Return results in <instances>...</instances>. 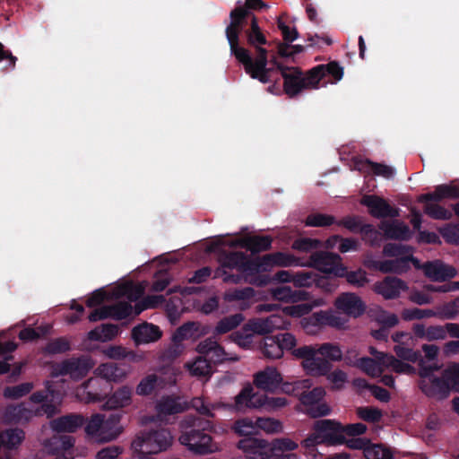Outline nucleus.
Returning a JSON list of instances; mask_svg holds the SVG:
<instances>
[{
  "label": "nucleus",
  "mask_w": 459,
  "mask_h": 459,
  "mask_svg": "<svg viewBox=\"0 0 459 459\" xmlns=\"http://www.w3.org/2000/svg\"><path fill=\"white\" fill-rule=\"evenodd\" d=\"M346 321L340 316L333 313L332 311L320 310L314 312L301 320L303 328L308 333H314L323 326H333L336 328H342Z\"/></svg>",
  "instance_id": "9b49d317"
},
{
  "label": "nucleus",
  "mask_w": 459,
  "mask_h": 459,
  "mask_svg": "<svg viewBox=\"0 0 459 459\" xmlns=\"http://www.w3.org/2000/svg\"><path fill=\"white\" fill-rule=\"evenodd\" d=\"M279 321L280 317L274 315L270 316L269 317L264 319H256L254 321H250L244 326L243 330L244 332L250 331L251 333H243L240 332H236L234 333L235 341L239 345H246L251 342L254 333H257L260 335L269 333L273 330L274 327L277 326Z\"/></svg>",
  "instance_id": "ddd939ff"
},
{
  "label": "nucleus",
  "mask_w": 459,
  "mask_h": 459,
  "mask_svg": "<svg viewBox=\"0 0 459 459\" xmlns=\"http://www.w3.org/2000/svg\"><path fill=\"white\" fill-rule=\"evenodd\" d=\"M133 389L128 385L117 388L107 400L104 407L108 410H117L128 406L132 402Z\"/></svg>",
  "instance_id": "e433bc0d"
},
{
  "label": "nucleus",
  "mask_w": 459,
  "mask_h": 459,
  "mask_svg": "<svg viewBox=\"0 0 459 459\" xmlns=\"http://www.w3.org/2000/svg\"><path fill=\"white\" fill-rule=\"evenodd\" d=\"M412 332L417 338L429 342L446 339L445 325H430L426 327L423 324H414Z\"/></svg>",
  "instance_id": "58836bf2"
},
{
  "label": "nucleus",
  "mask_w": 459,
  "mask_h": 459,
  "mask_svg": "<svg viewBox=\"0 0 459 459\" xmlns=\"http://www.w3.org/2000/svg\"><path fill=\"white\" fill-rule=\"evenodd\" d=\"M84 423L82 415L69 413L50 421L51 429L56 433H74Z\"/></svg>",
  "instance_id": "7c9ffc66"
},
{
  "label": "nucleus",
  "mask_w": 459,
  "mask_h": 459,
  "mask_svg": "<svg viewBox=\"0 0 459 459\" xmlns=\"http://www.w3.org/2000/svg\"><path fill=\"white\" fill-rule=\"evenodd\" d=\"M195 324L187 322L179 326L172 335L173 345L178 349L184 340H187L193 336Z\"/></svg>",
  "instance_id": "69168bd1"
},
{
  "label": "nucleus",
  "mask_w": 459,
  "mask_h": 459,
  "mask_svg": "<svg viewBox=\"0 0 459 459\" xmlns=\"http://www.w3.org/2000/svg\"><path fill=\"white\" fill-rule=\"evenodd\" d=\"M305 348H309L314 351V359H327L330 363L339 362L342 359V351L339 345L325 342L320 345H302L299 348V350L295 351L294 355L298 359H300V357L298 356V352Z\"/></svg>",
  "instance_id": "393cba45"
},
{
  "label": "nucleus",
  "mask_w": 459,
  "mask_h": 459,
  "mask_svg": "<svg viewBox=\"0 0 459 459\" xmlns=\"http://www.w3.org/2000/svg\"><path fill=\"white\" fill-rule=\"evenodd\" d=\"M6 417L15 423H21L28 421L32 416L33 411L29 410L22 405L9 406L6 409Z\"/></svg>",
  "instance_id": "4d7b16f0"
},
{
  "label": "nucleus",
  "mask_w": 459,
  "mask_h": 459,
  "mask_svg": "<svg viewBox=\"0 0 459 459\" xmlns=\"http://www.w3.org/2000/svg\"><path fill=\"white\" fill-rule=\"evenodd\" d=\"M383 265L385 269V273H393L403 274L410 270L409 259H407L406 256L394 260H385Z\"/></svg>",
  "instance_id": "052dcab7"
},
{
  "label": "nucleus",
  "mask_w": 459,
  "mask_h": 459,
  "mask_svg": "<svg viewBox=\"0 0 459 459\" xmlns=\"http://www.w3.org/2000/svg\"><path fill=\"white\" fill-rule=\"evenodd\" d=\"M268 446L269 458L272 455L284 454V452L294 451L299 447L298 443L287 437L275 438L272 442H268Z\"/></svg>",
  "instance_id": "de8ad7c7"
},
{
  "label": "nucleus",
  "mask_w": 459,
  "mask_h": 459,
  "mask_svg": "<svg viewBox=\"0 0 459 459\" xmlns=\"http://www.w3.org/2000/svg\"><path fill=\"white\" fill-rule=\"evenodd\" d=\"M122 413L112 411L108 416H103V424L99 434V442H109L116 439L122 432L123 427L120 424Z\"/></svg>",
  "instance_id": "5701e85b"
},
{
  "label": "nucleus",
  "mask_w": 459,
  "mask_h": 459,
  "mask_svg": "<svg viewBox=\"0 0 459 459\" xmlns=\"http://www.w3.org/2000/svg\"><path fill=\"white\" fill-rule=\"evenodd\" d=\"M301 367L311 377H325L333 385V389L341 390L348 380L346 372L340 368L332 371L333 365L327 359H314V351L305 348L298 352Z\"/></svg>",
  "instance_id": "20e7f679"
},
{
  "label": "nucleus",
  "mask_w": 459,
  "mask_h": 459,
  "mask_svg": "<svg viewBox=\"0 0 459 459\" xmlns=\"http://www.w3.org/2000/svg\"><path fill=\"white\" fill-rule=\"evenodd\" d=\"M366 459H393V454L389 448L382 444H372L369 442L365 447Z\"/></svg>",
  "instance_id": "864d4df0"
},
{
  "label": "nucleus",
  "mask_w": 459,
  "mask_h": 459,
  "mask_svg": "<svg viewBox=\"0 0 459 459\" xmlns=\"http://www.w3.org/2000/svg\"><path fill=\"white\" fill-rule=\"evenodd\" d=\"M232 429L238 436L251 437L257 435L256 419L244 417L237 420L232 426Z\"/></svg>",
  "instance_id": "a18cd8bd"
},
{
  "label": "nucleus",
  "mask_w": 459,
  "mask_h": 459,
  "mask_svg": "<svg viewBox=\"0 0 459 459\" xmlns=\"http://www.w3.org/2000/svg\"><path fill=\"white\" fill-rule=\"evenodd\" d=\"M442 376L447 383L449 394L454 391L459 393V364L454 363L443 370Z\"/></svg>",
  "instance_id": "6e6d98bb"
},
{
  "label": "nucleus",
  "mask_w": 459,
  "mask_h": 459,
  "mask_svg": "<svg viewBox=\"0 0 459 459\" xmlns=\"http://www.w3.org/2000/svg\"><path fill=\"white\" fill-rule=\"evenodd\" d=\"M312 385L313 382L310 378L298 379L293 382L283 383L281 389L284 393L297 396L299 399L306 390L310 389Z\"/></svg>",
  "instance_id": "09e8293b"
},
{
  "label": "nucleus",
  "mask_w": 459,
  "mask_h": 459,
  "mask_svg": "<svg viewBox=\"0 0 459 459\" xmlns=\"http://www.w3.org/2000/svg\"><path fill=\"white\" fill-rule=\"evenodd\" d=\"M354 167L363 174H374L385 178H391L394 175V169L385 164L371 161L368 159H357L354 160Z\"/></svg>",
  "instance_id": "473e14b6"
},
{
  "label": "nucleus",
  "mask_w": 459,
  "mask_h": 459,
  "mask_svg": "<svg viewBox=\"0 0 459 459\" xmlns=\"http://www.w3.org/2000/svg\"><path fill=\"white\" fill-rule=\"evenodd\" d=\"M271 63L276 66L273 74V79L274 74L280 72L283 79V91L290 98H295L305 90H315L317 89L315 80L311 79V69L304 73L299 67L297 66H286L279 63L276 58H273Z\"/></svg>",
  "instance_id": "39448f33"
},
{
  "label": "nucleus",
  "mask_w": 459,
  "mask_h": 459,
  "mask_svg": "<svg viewBox=\"0 0 459 459\" xmlns=\"http://www.w3.org/2000/svg\"><path fill=\"white\" fill-rule=\"evenodd\" d=\"M276 338H279V344L281 346V352L282 354L284 351H290L291 356L298 359L297 357L294 355L295 351L299 350V347L297 346V339L296 337L288 332L285 333H279L275 334Z\"/></svg>",
  "instance_id": "e2e57ef3"
},
{
  "label": "nucleus",
  "mask_w": 459,
  "mask_h": 459,
  "mask_svg": "<svg viewBox=\"0 0 459 459\" xmlns=\"http://www.w3.org/2000/svg\"><path fill=\"white\" fill-rule=\"evenodd\" d=\"M213 278H222L225 283L238 284L247 282L258 287L266 286L271 281V278L266 274H249V272L231 273L223 268H217L214 271Z\"/></svg>",
  "instance_id": "2eb2a0df"
},
{
  "label": "nucleus",
  "mask_w": 459,
  "mask_h": 459,
  "mask_svg": "<svg viewBox=\"0 0 459 459\" xmlns=\"http://www.w3.org/2000/svg\"><path fill=\"white\" fill-rule=\"evenodd\" d=\"M96 373L107 380L108 384H110V382H120L127 375L125 367L119 366L114 362L103 363L100 365L96 368Z\"/></svg>",
  "instance_id": "4c0bfd02"
},
{
  "label": "nucleus",
  "mask_w": 459,
  "mask_h": 459,
  "mask_svg": "<svg viewBox=\"0 0 459 459\" xmlns=\"http://www.w3.org/2000/svg\"><path fill=\"white\" fill-rule=\"evenodd\" d=\"M273 238L270 236H251L243 240H231L230 247H241L252 254L267 251L272 247Z\"/></svg>",
  "instance_id": "2f4dec72"
},
{
  "label": "nucleus",
  "mask_w": 459,
  "mask_h": 459,
  "mask_svg": "<svg viewBox=\"0 0 459 459\" xmlns=\"http://www.w3.org/2000/svg\"><path fill=\"white\" fill-rule=\"evenodd\" d=\"M83 389L87 402L97 403L108 397L111 390V385L103 377L97 375L96 377L89 378L83 384Z\"/></svg>",
  "instance_id": "412c9836"
},
{
  "label": "nucleus",
  "mask_w": 459,
  "mask_h": 459,
  "mask_svg": "<svg viewBox=\"0 0 459 459\" xmlns=\"http://www.w3.org/2000/svg\"><path fill=\"white\" fill-rule=\"evenodd\" d=\"M343 76V67L337 61H331L325 65H318L311 68V79L315 80L316 88L319 82L325 77H330V82L334 83L342 80Z\"/></svg>",
  "instance_id": "b1692460"
},
{
  "label": "nucleus",
  "mask_w": 459,
  "mask_h": 459,
  "mask_svg": "<svg viewBox=\"0 0 459 459\" xmlns=\"http://www.w3.org/2000/svg\"><path fill=\"white\" fill-rule=\"evenodd\" d=\"M132 337L137 344L149 343L159 340L161 337V331L157 325L143 323L133 328Z\"/></svg>",
  "instance_id": "f704fd0d"
},
{
  "label": "nucleus",
  "mask_w": 459,
  "mask_h": 459,
  "mask_svg": "<svg viewBox=\"0 0 459 459\" xmlns=\"http://www.w3.org/2000/svg\"><path fill=\"white\" fill-rule=\"evenodd\" d=\"M190 404L205 420L213 419L215 417L214 411L219 408V405L208 403L202 397H194Z\"/></svg>",
  "instance_id": "49530a36"
},
{
  "label": "nucleus",
  "mask_w": 459,
  "mask_h": 459,
  "mask_svg": "<svg viewBox=\"0 0 459 459\" xmlns=\"http://www.w3.org/2000/svg\"><path fill=\"white\" fill-rule=\"evenodd\" d=\"M186 366L190 374L194 377L209 378L212 374L213 367L211 362L200 354L192 363H188Z\"/></svg>",
  "instance_id": "c03bdc74"
},
{
  "label": "nucleus",
  "mask_w": 459,
  "mask_h": 459,
  "mask_svg": "<svg viewBox=\"0 0 459 459\" xmlns=\"http://www.w3.org/2000/svg\"><path fill=\"white\" fill-rule=\"evenodd\" d=\"M119 332L117 325L113 324H102L88 333V339L96 342H108L113 340Z\"/></svg>",
  "instance_id": "a19ab883"
},
{
  "label": "nucleus",
  "mask_w": 459,
  "mask_h": 459,
  "mask_svg": "<svg viewBox=\"0 0 459 459\" xmlns=\"http://www.w3.org/2000/svg\"><path fill=\"white\" fill-rule=\"evenodd\" d=\"M325 394L323 387L307 389L299 398L300 403L307 408V414L312 418H319L330 414L331 409L326 403H319Z\"/></svg>",
  "instance_id": "4468645a"
},
{
  "label": "nucleus",
  "mask_w": 459,
  "mask_h": 459,
  "mask_svg": "<svg viewBox=\"0 0 459 459\" xmlns=\"http://www.w3.org/2000/svg\"><path fill=\"white\" fill-rule=\"evenodd\" d=\"M244 316L240 313H237L221 319L214 330L216 334H224L238 327L243 321Z\"/></svg>",
  "instance_id": "8fccbe9b"
},
{
  "label": "nucleus",
  "mask_w": 459,
  "mask_h": 459,
  "mask_svg": "<svg viewBox=\"0 0 459 459\" xmlns=\"http://www.w3.org/2000/svg\"><path fill=\"white\" fill-rule=\"evenodd\" d=\"M313 430L319 436V441L327 446L343 445L345 437L342 435L341 423L334 420H317L314 422Z\"/></svg>",
  "instance_id": "f8f14e48"
},
{
  "label": "nucleus",
  "mask_w": 459,
  "mask_h": 459,
  "mask_svg": "<svg viewBox=\"0 0 459 459\" xmlns=\"http://www.w3.org/2000/svg\"><path fill=\"white\" fill-rule=\"evenodd\" d=\"M273 297L282 302H298L307 300L308 293L302 290L291 289L289 286L278 287L273 290Z\"/></svg>",
  "instance_id": "ea45409f"
},
{
  "label": "nucleus",
  "mask_w": 459,
  "mask_h": 459,
  "mask_svg": "<svg viewBox=\"0 0 459 459\" xmlns=\"http://www.w3.org/2000/svg\"><path fill=\"white\" fill-rule=\"evenodd\" d=\"M33 388V384L30 382L22 383L13 386H6L4 390V395L10 399H19L28 394Z\"/></svg>",
  "instance_id": "338daca9"
},
{
  "label": "nucleus",
  "mask_w": 459,
  "mask_h": 459,
  "mask_svg": "<svg viewBox=\"0 0 459 459\" xmlns=\"http://www.w3.org/2000/svg\"><path fill=\"white\" fill-rule=\"evenodd\" d=\"M159 377L151 374L143 377L136 386V394L139 395H149L156 388Z\"/></svg>",
  "instance_id": "774afa93"
},
{
  "label": "nucleus",
  "mask_w": 459,
  "mask_h": 459,
  "mask_svg": "<svg viewBox=\"0 0 459 459\" xmlns=\"http://www.w3.org/2000/svg\"><path fill=\"white\" fill-rule=\"evenodd\" d=\"M236 405L238 409L264 408L265 410H275L282 408L287 404L283 397H269L264 394L253 393L251 387H246L236 396Z\"/></svg>",
  "instance_id": "1a4fd4ad"
},
{
  "label": "nucleus",
  "mask_w": 459,
  "mask_h": 459,
  "mask_svg": "<svg viewBox=\"0 0 459 459\" xmlns=\"http://www.w3.org/2000/svg\"><path fill=\"white\" fill-rule=\"evenodd\" d=\"M172 435L166 428L152 429L140 433L132 442L134 451L144 450L149 454H158L167 450L172 444Z\"/></svg>",
  "instance_id": "0eeeda50"
},
{
  "label": "nucleus",
  "mask_w": 459,
  "mask_h": 459,
  "mask_svg": "<svg viewBox=\"0 0 459 459\" xmlns=\"http://www.w3.org/2000/svg\"><path fill=\"white\" fill-rule=\"evenodd\" d=\"M439 369L437 363L426 364L424 359H420L418 369L419 379L417 385L419 389L429 399L443 401L449 394L447 383L443 376L437 377L435 372Z\"/></svg>",
  "instance_id": "423d86ee"
},
{
  "label": "nucleus",
  "mask_w": 459,
  "mask_h": 459,
  "mask_svg": "<svg viewBox=\"0 0 459 459\" xmlns=\"http://www.w3.org/2000/svg\"><path fill=\"white\" fill-rule=\"evenodd\" d=\"M240 1H238V6L230 13V24L225 29V35L230 43L237 42L238 29H241L242 22L247 20L257 18L252 10H262L269 8V5L262 0H246L245 4L241 5Z\"/></svg>",
  "instance_id": "6e6552de"
},
{
  "label": "nucleus",
  "mask_w": 459,
  "mask_h": 459,
  "mask_svg": "<svg viewBox=\"0 0 459 459\" xmlns=\"http://www.w3.org/2000/svg\"><path fill=\"white\" fill-rule=\"evenodd\" d=\"M53 394L54 390L48 385L46 390L37 391L30 395L32 403H41L40 409L37 411L38 414H46L50 418L56 413V407L52 403V399H49V396L53 397Z\"/></svg>",
  "instance_id": "c9c22d12"
},
{
  "label": "nucleus",
  "mask_w": 459,
  "mask_h": 459,
  "mask_svg": "<svg viewBox=\"0 0 459 459\" xmlns=\"http://www.w3.org/2000/svg\"><path fill=\"white\" fill-rule=\"evenodd\" d=\"M48 445L51 446L50 449L54 454L65 453L73 448L74 438L66 435L54 436L48 440Z\"/></svg>",
  "instance_id": "603ef678"
},
{
  "label": "nucleus",
  "mask_w": 459,
  "mask_h": 459,
  "mask_svg": "<svg viewBox=\"0 0 459 459\" xmlns=\"http://www.w3.org/2000/svg\"><path fill=\"white\" fill-rule=\"evenodd\" d=\"M407 289L408 286L404 281L394 276H386L383 281H377L374 285V291L385 299H397L401 291Z\"/></svg>",
  "instance_id": "4be33fe9"
},
{
  "label": "nucleus",
  "mask_w": 459,
  "mask_h": 459,
  "mask_svg": "<svg viewBox=\"0 0 459 459\" xmlns=\"http://www.w3.org/2000/svg\"><path fill=\"white\" fill-rule=\"evenodd\" d=\"M70 350V342L65 337L56 338L48 342L46 347L44 348L45 353L50 355L65 353Z\"/></svg>",
  "instance_id": "0e129e2a"
},
{
  "label": "nucleus",
  "mask_w": 459,
  "mask_h": 459,
  "mask_svg": "<svg viewBox=\"0 0 459 459\" xmlns=\"http://www.w3.org/2000/svg\"><path fill=\"white\" fill-rule=\"evenodd\" d=\"M259 267V273L267 272L271 267L277 266H291L299 264V259L292 255L275 252L265 255L262 257H257Z\"/></svg>",
  "instance_id": "c756f323"
},
{
  "label": "nucleus",
  "mask_w": 459,
  "mask_h": 459,
  "mask_svg": "<svg viewBox=\"0 0 459 459\" xmlns=\"http://www.w3.org/2000/svg\"><path fill=\"white\" fill-rule=\"evenodd\" d=\"M342 261V259L339 254L328 251H315L311 253L306 264L322 273L337 276L342 275L343 272Z\"/></svg>",
  "instance_id": "9d476101"
},
{
  "label": "nucleus",
  "mask_w": 459,
  "mask_h": 459,
  "mask_svg": "<svg viewBox=\"0 0 459 459\" xmlns=\"http://www.w3.org/2000/svg\"><path fill=\"white\" fill-rule=\"evenodd\" d=\"M230 54L243 65L245 72L262 83L271 82L274 70L267 67L268 51L263 48L267 44L266 37L258 24L257 18L242 22L238 29L236 44L227 39Z\"/></svg>",
  "instance_id": "f257e3e1"
},
{
  "label": "nucleus",
  "mask_w": 459,
  "mask_h": 459,
  "mask_svg": "<svg viewBox=\"0 0 459 459\" xmlns=\"http://www.w3.org/2000/svg\"><path fill=\"white\" fill-rule=\"evenodd\" d=\"M238 447L245 453L247 459H268L269 458V446L268 442L251 437H247L238 443Z\"/></svg>",
  "instance_id": "aec40b11"
},
{
  "label": "nucleus",
  "mask_w": 459,
  "mask_h": 459,
  "mask_svg": "<svg viewBox=\"0 0 459 459\" xmlns=\"http://www.w3.org/2000/svg\"><path fill=\"white\" fill-rule=\"evenodd\" d=\"M335 307L342 313L359 317L364 314L366 306L362 299L355 293L343 292L334 301Z\"/></svg>",
  "instance_id": "6ab92c4d"
},
{
  "label": "nucleus",
  "mask_w": 459,
  "mask_h": 459,
  "mask_svg": "<svg viewBox=\"0 0 459 459\" xmlns=\"http://www.w3.org/2000/svg\"><path fill=\"white\" fill-rule=\"evenodd\" d=\"M422 270L424 274L434 281H445L456 275V270L454 267L439 260L426 262L423 264Z\"/></svg>",
  "instance_id": "bb28decb"
},
{
  "label": "nucleus",
  "mask_w": 459,
  "mask_h": 459,
  "mask_svg": "<svg viewBox=\"0 0 459 459\" xmlns=\"http://www.w3.org/2000/svg\"><path fill=\"white\" fill-rule=\"evenodd\" d=\"M109 318L116 320H122L128 317L133 311V307L130 303L120 301L113 305H108Z\"/></svg>",
  "instance_id": "bf43d9fd"
},
{
  "label": "nucleus",
  "mask_w": 459,
  "mask_h": 459,
  "mask_svg": "<svg viewBox=\"0 0 459 459\" xmlns=\"http://www.w3.org/2000/svg\"><path fill=\"white\" fill-rule=\"evenodd\" d=\"M214 428L212 420L186 415L179 423L178 440L181 445L195 455L212 454L219 449L218 444L211 436Z\"/></svg>",
  "instance_id": "f03ea898"
},
{
  "label": "nucleus",
  "mask_w": 459,
  "mask_h": 459,
  "mask_svg": "<svg viewBox=\"0 0 459 459\" xmlns=\"http://www.w3.org/2000/svg\"><path fill=\"white\" fill-rule=\"evenodd\" d=\"M335 222L334 216L320 212L310 213L305 220V225L307 227H328Z\"/></svg>",
  "instance_id": "5fc2aeb1"
},
{
  "label": "nucleus",
  "mask_w": 459,
  "mask_h": 459,
  "mask_svg": "<svg viewBox=\"0 0 459 459\" xmlns=\"http://www.w3.org/2000/svg\"><path fill=\"white\" fill-rule=\"evenodd\" d=\"M282 382L281 375L275 368L267 367L254 376L255 385L264 391L274 392Z\"/></svg>",
  "instance_id": "a878e982"
},
{
  "label": "nucleus",
  "mask_w": 459,
  "mask_h": 459,
  "mask_svg": "<svg viewBox=\"0 0 459 459\" xmlns=\"http://www.w3.org/2000/svg\"><path fill=\"white\" fill-rule=\"evenodd\" d=\"M459 314V297L437 307V317L443 320L455 319Z\"/></svg>",
  "instance_id": "13d9d810"
},
{
  "label": "nucleus",
  "mask_w": 459,
  "mask_h": 459,
  "mask_svg": "<svg viewBox=\"0 0 459 459\" xmlns=\"http://www.w3.org/2000/svg\"><path fill=\"white\" fill-rule=\"evenodd\" d=\"M342 274L337 275L336 277L345 278L347 282L351 285L357 288H361L368 282L367 273L364 270L358 269L356 271H348L345 265H342Z\"/></svg>",
  "instance_id": "3c124183"
},
{
  "label": "nucleus",
  "mask_w": 459,
  "mask_h": 459,
  "mask_svg": "<svg viewBox=\"0 0 459 459\" xmlns=\"http://www.w3.org/2000/svg\"><path fill=\"white\" fill-rule=\"evenodd\" d=\"M195 350L206 360L211 362L212 367L230 359L224 349L212 337L201 341ZM230 359L237 360V359Z\"/></svg>",
  "instance_id": "a211bd4d"
},
{
  "label": "nucleus",
  "mask_w": 459,
  "mask_h": 459,
  "mask_svg": "<svg viewBox=\"0 0 459 459\" xmlns=\"http://www.w3.org/2000/svg\"><path fill=\"white\" fill-rule=\"evenodd\" d=\"M424 204V212L434 220H449L453 216L450 211L437 204Z\"/></svg>",
  "instance_id": "680f3d73"
},
{
  "label": "nucleus",
  "mask_w": 459,
  "mask_h": 459,
  "mask_svg": "<svg viewBox=\"0 0 459 459\" xmlns=\"http://www.w3.org/2000/svg\"><path fill=\"white\" fill-rule=\"evenodd\" d=\"M369 352L374 358H360L358 361V367L372 377H380L385 369V363L381 359L382 356H385V353L377 351L374 347L369 348Z\"/></svg>",
  "instance_id": "c85d7f7f"
},
{
  "label": "nucleus",
  "mask_w": 459,
  "mask_h": 459,
  "mask_svg": "<svg viewBox=\"0 0 459 459\" xmlns=\"http://www.w3.org/2000/svg\"><path fill=\"white\" fill-rule=\"evenodd\" d=\"M279 338L275 335H266L260 342V350L263 355L270 359H281L282 357L281 346L279 344Z\"/></svg>",
  "instance_id": "79ce46f5"
},
{
  "label": "nucleus",
  "mask_w": 459,
  "mask_h": 459,
  "mask_svg": "<svg viewBox=\"0 0 459 459\" xmlns=\"http://www.w3.org/2000/svg\"><path fill=\"white\" fill-rule=\"evenodd\" d=\"M360 204L368 208L369 214L377 219L395 218L399 216V210L377 195H366L361 198Z\"/></svg>",
  "instance_id": "dca6fc26"
},
{
  "label": "nucleus",
  "mask_w": 459,
  "mask_h": 459,
  "mask_svg": "<svg viewBox=\"0 0 459 459\" xmlns=\"http://www.w3.org/2000/svg\"><path fill=\"white\" fill-rule=\"evenodd\" d=\"M230 241L219 238L212 242L208 247L210 252L217 253V260L220 264L218 268H223L226 271L227 269H236L239 273L249 272V274L259 273L260 264H258L257 257L252 259L242 251L225 250L223 247H230Z\"/></svg>",
  "instance_id": "7ed1b4c3"
},
{
  "label": "nucleus",
  "mask_w": 459,
  "mask_h": 459,
  "mask_svg": "<svg viewBox=\"0 0 459 459\" xmlns=\"http://www.w3.org/2000/svg\"><path fill=\"white\" fill-rule=\"evenodd\" d=\"M92 365L86 357L70 358L57 364L56 370L59 376H70L74 379L84 377Z\"/></svg>",
  "instance_id": "f3484780"
},
{
  "label": "nucleus",
  "mask_w": 459,
  "mask_h": 459,
  "mask_svg": "<svg viewBox=\"0 0 459 459\" xmlns=\"http://www.w3.org/2000/svg\"><path fill=\"white\" fill-rule=\"evenodd\" d=\"M188 409L187 403L179 396H162L156 403L155 410L160 417L182 413Z\"/></svg>",
  "instance_id": "cd10ccee"
},
{
  "label": "nucleus",
  "mask_w": 459,
  "mask_h": 459,
  "mask_svg": "<svg viewBox=\"0 0 459 459\" xmlns=\"http://www.w3.org/2000/svg\"><path fill=\"white\" fill-rule=\"evenodd\" d=\"M378 228L383 231L385 238L387 239L409 240L411 236L410 228L399 221L392 222L382 221Z\"/></svg>",
  "instance_id": "72a5a7b5"
},
{
  "label": "nucleus",
  "mask_w": 459,
  "mask_h": 459,
  "mask_svg": "<svg viewBox=\"0 0 459 459\" xmlns=\"http://www.w3.org/2000/svg\"><path fill=\"white\" fill-rule=\"evenodd\" d=\"M381 359H383L382 361L385 363V368H390L395 373L414 375L418 372L413 366L398 359L397 358L391 354L385 353V356H382Z\"/></svg>",
  "instance_id": "37998d69"
}]
</instances>
